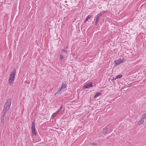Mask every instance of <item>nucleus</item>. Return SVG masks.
<instances>
[{"label":"nucleus","instance_id":"obj_1","mask_svg":"<svg viewBox=\"0 0 146 146\" xmlns=\"http://www.w3.org/2000/svg\"><path fill=\"white\" fill-rule=\"evenodd\" d=\"M11 101L10 99H9L7 100L3 107V111L2 114L5 115L7 113L11 106Z\"/></svg>","mask_w":146,"mask_h":146},{"label":"nucleus","instance_id":"obj_2","mask_svg":"<svg viewBox=\"0 0 146 146\" xmlns=\"http://www.w3.org/2000/svg\"><path fill=\"white\" fill-rule=\"evenodd\" d=\"M35 123L34 121H33L32 123V127H31V131L33 134L35 135H36V133L35 129Z\"/></svg>","mask_w":146,"mask_h":146},{"label":"nucleus","instance_id":"obj_3","mask_svg":"<svg viewBox=\"0 0 146 146\" xmlns=\"http://www.w3.org/2000/svg\"><path fill=\"white\" fill-rule=\"evenodd\" d=\"M93 83L90 82L86 84H85L83 87V89H85L86 88H88L91 87H92Z\"/></svg>","mask_w":146,"mask_h":146},{"label":"nucleus","instance_id":"obj_4","mask_svg":"<svg viewBox=\"0 0 146 146\" xmlns=\"http://www.w3.org/2000/svg\"><path fill=\"white\" fill-rule=\"evenodd\" d=\"M15 79V78H12V77H10L9 79V82L10 86H11L13 85Z\"/></svg>","mask_w":146,"mask_h":146},{"label":"nucleus","instance_id":"obj_5","mask_svg":"<svg viewBox=\"0 0 146 146\" xmlns=\"http://www.w3.org/2000/svg\"><path fill=\"white\" fill-rule=\"evenodd\" d=\"M16 72V70L15 69H14L11 72L10 75V77L12 78H15V74Z\"/></svg>","mask_w":146,"mask_h":146},{"label":"nucleus","instance_id":"obj_6","mask_svg":"<svg viewBox=\"0 0 146 146\" xmlns=\"http://www.w3.org/2000/svg\"><path fill=\"white\" fill-rule=\"evenodd\" d=\"M5 114H2L1 118V123L3 125H4V121L5 119Z\"/></svg>","mask_w":146,"mask_h":146},{"label":"nucleus","instance_id":"obj_7","mask_svg":"<svg viewBox=\"0 0 146 146\" xmlns=\"http://www.w3.org/2000/svg\"><path fill=\"white\" fill-rule=\"evenodd\" d=\"M114 62V64L115 65V66L119 65L121 64L119 59L115 60Z\"/></svg>","mask_w":146,"mask_h":146},{"label":"nucleus","instance_id":"obj_8","mask_svg":"<svg viewBox=\"0 0 146 146\" xmlns=\"http://www.w3.org/2000/svg\"><path fill=\"white\" fill-rule=\"evenodd\" d=\"M102 15V13L100 14L99 13L97 15V17L96 18V21L98 22L100 17H101Z\"/></svg>","mask_w":146,"mask_h":146},{"label":"nucleus","instance_id":"obj_9","mask_svg":"<svg viewBox=\"0 0 146 146\" xmlns=\"http://www.w3.org/2000/svg\"><path fill=\"white\" fill-rule=\"evenodd\" d=\"M108 130V128L107 126H106L105 128H104L102 133L103 134H106L107 133Z\"/></svg>","mask_w":146,"mask_h":146},{"label":"nucleus","instance_id":"obj_10","mask_svg":"<svg viewBox=\"0 0 146 146\" xmlns=\"http://www.w3.org/2000/svg\"><path fill=\"white\" fill-rule=\"evenodd\" d=\"M66 83H65V82H63L62 84V86L60 89H61V90L62 89H64L66 88Z\"/></svg>","mask_w":146,"mask_h":146},{"label":"nucleus","instance_id":"obj_11","mask_svg":"<svg viewBox=\"0 0 146 146\" xmlns=\"http://www.w3.org/2000/svg\"><path fill=\"white\" fill-rule=\"evenodd\" d=\"M122 76L121 74L119 75H117L116 76V78H115L112 79L111 80H116V79H120L121 78H122Z\"/></svg>","mask_w":146,"mask_h":146},{"label":"nucleus","instance_id":"obj_12","mask_svg":"<svg viewBox=\"0 0 146 146\" xmlns=\"http://www.w3.org/2000/svg\"><path fill=\"white\" fill-rule=\"evenodd\" d=\"M58 113L57 111H56L55 113H53L52 115L51 118L53 119L54 117Z\"/></svg>","mask_w":146,"mask_h":146},{"label":"nucleus","instance_id":"obj_13","mask_svg":"<svg viewBox=\"0 0 146 146\" xmlns=\"http://www.w3.org/2000/svg\"><path fill=\"white\" fill-rule=\"evenodd\" d=\"M101 95V93L98 92L94 96V98H96L98 96Z\"/></svg>","mask_w":146,"mask_h":146},{"label":"nucleus","instance_id":"obj_14","mask_svg":"<svg viewBox=\"0 0 146 146\" xmlns=\"http://www.w3.org/2000/svg\"><path fill=\"white\" fill-rule=\"evenodd\" d=\"M61 90V89H60V90H58L55 94V96H57L58 94L60 93V92Z\"/></svg>","mask_w":146,"mask_h":146},{"label":"nucleus","instance_id":"obj_15","mask_svg":"<svg viewBox=\"0 0 146 146\" xmlns=\"http://www.w3.org/2000/svg\"><path fill=\"white\" fill-rule=\"evenodd\" d=\"M62 52H61L60 55V60H62L64 57V56L62 54Z\"/></svg>","mask_w":146,"mask_h":146},{"label":"nucleus","instance_id":"obj_16","mask_svg":"<svg viewBox=\"0 0 146 146\" xmlns=\"http://www.w3.org/2000/svg\"><path fill=\"white\" fill-rule=\"evenodd\" d=\"M144 121L143 120H141L138 122V125H140L141 124H142L143 123Z\"/></svg>","mask_w":146,"mask_h":146},{"label":"nucleus","instance_id":"obj_17","mask_svg":"<svg viewBox=\"0 0 146 146\" xmlns=\"http://www.w3.org/2000/svg\"><path fill=\"white\" fill-rule=\"evenodd\" d=\"M62 108V106H61L60 108L58 110V111H57V112H58V113H59L61 111V109Z\"/></svg>","mask_w":146,"mask_h":146},{"label":"nucleus","instance_id":"obj_18","mask_svg":"<svg viewBox=\"0 0 146 146\" xmlns=\"http://www.w3.org/2000/svg\"><path fill=\"white\" fill-rule=\"evenodd\" d=\"M120 62H121V63H122L124 62L125 60H124V59H123L122 60H121V59H119Z\"/></svg>","mask_w":146,"mask_h":146},{"label":"nucleus","instance_id":"obj_19","mask_svg":"<svg viewBox=\"0 0 146 146\" xmlns=\"http://www.w3.org/2000/svg\"><path fill=\"white\" fill-rule=\"evenodd\" d=\"M91 17V16H90V15H88L87 16L86 18L88 20L90 19Z\"/></svg>","mask_w":146,"mask_h":146},{"label":"nucleus","instance_id":"obj_20","mask_svg":"<svg viewBox=\"0 0 146 146\" xmlns=\"http://www.w3.org/2000/svg\"><path fill=\"white\" fill-rule=\"evenodd\" d=\"M61 52H66H66H67V51H66L65 50V49H63L62 50V51H61Z\"/></svg>","mask_w":146,"mask_h":146},{"label":"nucleus","instance_id":"obj_21","mask_svg":"<svg viewBox=\"0 0 146 146\" xmlns=\"http://www.w3.org/2000/svg\"><path fill=\"white\" fill-rule=\"evenodd\" d=\"M145 115H143L142 117L141 118H142V120L144 119V118L145 117Z\"/></svg>","mask_w":146,"mask_h":146},{"label":"nucleus","instance_id":"obj_22","mask_svg":"<svg viewBox=\"0 0 146 146\" xmlns=\"http://www.w3.org/2000/svg\"><path fill=\"white\" fill-rule=\"evenodd\" d=\"M90 144L93 145H97V144L96 143H91Z\"/></svg>","mask_w":146,"mask_h":146},{"label":"nucleus","instance_id":"obj_23","mask_svg":"<svg viewBox=\"0 0 146 146\" xmlns=\"http://www.w3.org/2000/svg\"><path fill=\"white\" fill-rule=\"evenodd\" d=\"M98 22V21H96L95 24L96 25H97Z\"/></svg>","mask_w":146,"mask_h":146},{"label":"nucleus","instance_id":"obj_24","mask_svg":"<svg viewBox=\"0 0 146 146\" xmlns=\"http://www.w3.org/2000/svg\"><path fill=\"white\" fill-rule=\"evenodd\" d=\"M68 48V46H67L66 47L64 48V49H66Z\"/></svg>","mask_w":146,"mask_h":146},{"label":"nucleus","instance_id":"obj_25","mask_svg":"<svg viewBox=\"0 0 146 146\" xmlns=\"http://www.w3.org/2000/svg\"><path fill=\"white\" fill-rule=\"evenodd\" d=\"M88 19H87L86 18V19L84 23H86L87 21H88Z\"/></svg>","mask_w":146,"mask_h":146},{"label":"nucleus","instance_id":"obj_26","mask_svg":"<svg viewBox=\"0 0 146 146\" xmlns=\"http://www.w3.org/2000/svg\"><path fill=\"white\" fill-rule=\"evenodd\" d=\"M64 2H65V3H66L67 2V1H65Z\"/></svg>","mask_w":146,"mask_h":146},{"label":"nucleus","instance_id":"obj_27","mask_svg":"<svg viewBox=\"0 0 146 146\" xmlns=\"http://www.w3.org/2000/svg\"><path fill=\"white\" fill-rule=\"evenodd\" d=\"M43 69H40V70H41V71H43Z\"/></svg>","mask_w":146,"mask_h":146},{"label":"nucleus","instance_id":"obj_28","mask_svg":"<svg viewBox=\"0 0 146 146\" xmlns=\"http://www.w3.org/2000/svg\"><path fill=\"white\" fill-rule=\"evenodd\" d=\"M145 116H146V113H145Z\"/></svg>","mask_w":146,"mask_h":146}]
</instances>
